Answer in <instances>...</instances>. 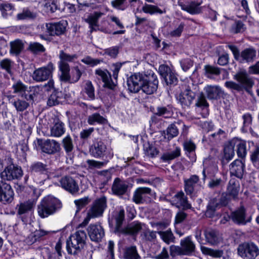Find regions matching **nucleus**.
<instances>
[{"label":"nucleus","mask_w":259,"mask_h":259,"mask_svg":"<svg viewBox=\"0 0 259 259\" xmlns=\"http://www.w3.org/2000/svg\"><path fill=\"white\" fill-rule=\"evenodd\" d=\"M91 154L95 158L112 159L113 152L110 149H108L106 145L101 140H96L90 149Z\"/></svg>","instance_id":"423d86ee"},{"label":"nucleus","mask_w":259,"mask_h":259,"mask_svg":"<svg viewBox=\"0 0 259 259\" xmlns=\"http://www.w3.org/2000/svg\"><path fill=\"white\" fill-rule=\"evenodd\" d=\"M84 92L87 95L88 100H94L95 99L94 88L91 81H86Z\"/></svg>","instance_id":"4d7b16f0"},{"label":"nucleus","mask_w":259,"mask_h":259,"mask_svg":"<svg viewBox=\"0 0 259 259\" xmlns=\"http://www.w3.org/2000/svg\"><path fill=\"white\" fill-rule=\"evenodd\" d=\"M44 7L47 12L53 13L57 10V5L54 0H47Z\"/></svg>","instance_id":"338daca9"},{"label":"nucleus","mask_w":259,"mask_h":259,"mask_svg":"<svg viewBox=\"0 0 259 259\" xmlns=\"http://www.w3.org/2000/svg\"><path fill=\"white\" fill-rule=\"evenodd\" d=\"M30 171L33 175H40L45 178L49 172L48 165L40 161L32 163L30 166Z\"/></svg>","instance_id":"b1692460"},{"label":"nucleus","mask_w":259,"mask_h":259,"mask_svg":"<svg viewBox=\"0 0 259 259\" xmlns=\"http://www.w3.org/2000/svg\"><path fill=\"white\" fill-rule=\"evenodd\" d=\"M59 58L60 61L59 64H68L67 62H72L77 58V55L76 54L70 55L61 51L59 54Z\"/></svg>","instance_id":"3c124183"},{"label":"nucleus","mask_w":259,"mask_h":259,"mask_svg":"<svg viewBox=\"0 0 259 259\" xmlns=\"http://www.w3.org/2000/svg\"><path fill=\"white\" fill-rule=\"evenodd\" d=\"M180 155L181 149L177 147L174 151L163 153L161 157V159L162 161L165 162H169V161L180 156Z\"/></svg>","instance_id":"a19ab883"},{"label":"nucleus","mask_w":259,"mask_h":259,"mask_svg":"<svg viewBox=\"0 0 259 259\" xmlns=\"http://www.w3.org/2000/svg\"><path fill=\"white\" fill-rule=\"evenodd\" d=\"M231 218L234 223L239 225H245L250 221V219L246 220L245 209L243 206L232 212Z\"/></svg>","instance_id":"a878e982"},{"label":"nucleus","mask_w":259,"mask_h":259,"mask_svg":"<svg viewBox=\"0 0 259 259\" xmlns=\"http://www.w3.org/2000/svg\"><path fill=\"white\" fill-rule=\"evenodd\" d=\"M62 147L64 148L66 154L70 156L74 149V145L72 139L69 135L64 137L62 141Z\"/></svg>","instance_id":"4c0bfd02"},{"label":"nucleus","mask_w":259,"mask_h":259,"mask_svg":"<svg viewBox=\"0 0 259 259\" xmlns=\"http://www.w3.org/2000/svg\"><path fill=\"white\" fill-rule=\"evenodd\" d=\"M224 184L221 178L211 179L208 184V186L210 189H216L221 187Z\"/></svg>","instance_id":"0e129e2a"},{"label":"nucleus","mask_w":259,"mask_h":259,"mask_svg":"<svg viewBox=\"0 0 259 259\" xmlns=\"http://www.w3.org/2000/svg\"><path fill=\"white\" fill-rule=\"evenodd\" d=\"M228 202L227 195L225 193H223L218 198H213L210 199L207 206L206 216L209 218L212 217L217 209L226 206Z\"/></svg>","instance_id":"0eeeda50"},{"label":"nucleus","mask_w":259,"mask_h":259,"mask_svg":"<svg viewBox=\"0 0 259 259\" xmlns=\"http://www.w3.org/2000/svg\"><path fill=\"white\" fill-rule=\"evenodd\" d=\"M134 2L142 3L140 0H113L111 1V4L117 10L124 11L128 7L130 4L133 6Z\"/></svg>","instance_id":"72a5a7b5"},{"label":"nucleus","mask_w":259,"mask_h":259,"mask_svg":"<svg viewBox=\"0 0 259 259\" xmlns=\"http://www.w3.org/2000/svg\"><path fill=\"white\" fill-rule=\"evenodd\" d=\"M29 49L34 53L44 52L45 51L44 47L41 44L36 42L30 43Z\"/></svg>","instance_id":"69168bd1"},{"label":"nucleus","mask_w":259,"mask_h":259,"mask_svg":"<svg viewBox=\"0 0 259 259\" xmlns=\"http://www.w3.org/2000/svg\"><path fill=\"white\" fill-rule=\"evenodd\" d=\"M171 201L172 204L178 207H183L185 209H189L191 207V204L188 201L187 197L182 191L177 193L172 198Z\"/></svg>","instance_id":"bb28decb"},{"label":"nucleus","mask_w":259,"mask_h":259,"mask_svg":"<svg viewBox=\"0 0 259 259\" xmlns=\"http://www.w3.org/2000/svg\"><path fill=\"white\" fill-rule=\"evenodd\" d=\"M185 89L177 97L178 102L183 109H188L195 98V94L189 87L185 85Z\"/></svg>","instance_id":"f3484780"},{"label":"nucleus","mask_w":259,"mask_h":259,"mask_svg":"<svg viewBox=\"0 0 259 259\" xmlns=\"http://www.w3.org/2000/svg\"><path fill=\"white\" fill-rule=\"evenodd\" d=\"M124 219V210L123 208H121L119 211L118 214L116 217V226H115V232H122L124 229L121 228V225Z\"/></svg>","instance_id":"5fc2aeb1"},{"label":"nucleus","mask_w":259,"mask_h":259,"mask_svg":"<svg viewBox=\"0 0 259 259\" xmlns=\"http://www.w3.org/2000/svg\"><path fill=\"white\" fill-rule=\"evenodd\" d=\"M33 102L27 101L26 100H23L19 98L16 101H13V105L18 112H23L29 107V103Z\"/></svg>","instance_id":"09e8293b"},{"label":"nucleus","mask_w":259,"mask_h":259,"mask_svg":"<svg viewBox=\"0 0 259 259\" xmlns=\"http://www.w3.org/2000/svg\"><path fill=\"white\" fill-rule=\"evenodd\" d=\"M123 256L125 259H140L141 258L135 246L126 247L124 251Z\"/></svg>","instance_id":"79ce46f5"},{"label":"nucleus","mask_w":259,"mask_h":259,"mask_svg":"<svg viewBox=\"0 0 259 259\" xmlns=\"http://www.w3.org/2000/svg\"><path fill=\"white\" fill-rule=\"evenodd\" d=\"M250 158L254 164L259 163V147L255 146L253 150L251 152Z\"/></svg>","instance_id":"774afa93"},{"label":"nucleus","mask_w":259,"mask_h":259,"mask_svg":"<svg viewBox=\"0 0 259 259\" xmlns=\"http://www.w3.org/2000/svg\"><path fill=\"white\" fill-rule=\"evenodd\" d=\"M234 78L240 84L232 81H228L225 83V87L231 90L240 91L242 90L243 87H250L253 84L251 79L248 77L247 74L245 72H240L237 73L235 75Z\"/></svg>","instance_id":"39448f33"},{"label":"nucleus","mask_w":259,"mask_h":259,"mask_svg":"<svg viewBox=\"0 0 259 259\" xmlns=\"http://www.w3.org/2000/svg\"><path fill=\"white\" fill-rule=\"evenodd\" d=\"M154 114L164 118H169L173 115V108L172 106L168 105L166 106H157L154 111Z\"/></svg>","instance_id":"f704fd0d"},{"label":"nucleus","mask_w":259,"mask_h":259,"mask_svg":"<svg viewBox=\"0 0 259 259\" xmlns=\"http://www.w3.org/2000/svg\"><path fill=\"white\" fill-rule=\"evenodd\" d=\"M159 73L167 85H175L178 83V75L176 71L167 65L159 66Z\"/></svg>","instance_id":"9d476101"},{"label":"nucleus","mask_w":259,"mask_h":259,"mask_svg":"<svg viewBox=\"0 0 259 259\" xmlns=\"http://www.w3.org/2000/svg\"><path fill=\"white\" fill-rule=\"evenodd\" d=\"M59 68L61 72V75L60 76L61 80L69 83L70 79V69L69 64L64 63L59 64Z\"/></svg>","instance_id":"58836bf2"},{"label":"nucleus","mask_w":259,"mask_h":259,"mask_svg":"<svg viewBox=\"0 0 259 259\" xmlns=\"http://www.w3.org/2000/svg\"><path fill=\"white\" fill-rule=\"evenodd\" d=\"M176 124H179L180 125H182L183 130H184V129L187 130L185 124L181 121H179L175 123L170 124L166 130V133L165 138H166L168 140L177 137L179 134V130Z\"/></svg>","instance_id":"473e14b6"},{"label":"nucleus","mask_w":259,"mask_h":259,"mask_svg":"<svg viewBox=\"0 0 259 259\" xmlns=\"http://www.w3.org/2000/svg\"><path fill=\"white\" fill-rule=\"evenodd\" d=\"M81 75L82 72L79 69L78 67H74L72 69L69 83H74L77 82L79 80Z\"/></svg>","instance_id":"052dcab7"},{"label":"nucleus","mask_w":259,"mask_h":259,"mask_svg":"<svg viewBox=\"0 0 259 259\" xmlns=\"http://www.w3.org/2000/svg\"><path fill=\"white\" fill-rule=\"evenodd\" d=\"M204 234L206 241L210 245H217L222 240L221 236L216 230L207 229L204 231Z\"/></svg>","instance_id":"cd10ccee"},{"label":"nucleus","mask_w":259,"mask_h":259,"mask_svg":"<svg viewBox=\"0 0 259 259\" xmlns=\"http://www.w3.org/2000/svg\"><path fill=\"white\" fill-rule=\"evenodd\" d=\"M88 232L91 240L95 242L100 241L105 235L104 229L100 224H91Z\"/></svg>","instance_id":"aec40b11"},{"label":"nucleus","mask_w":259,"mask_h":259,"mask_svg":"<svg viewBox=\"0 0 259 259\" xmlns=\"http://www.w3.org/2000/svg\"><path fill=\"white\" fill-rule=\"evenodd\" d=\"M204 91L209 100L224 98L227 96V94L218 85H207L204 88Z\"/></svg>","instance_id":"4be33fe9"},{"label":"nucleus","mask_w":259,"mask_h":259,"mask_svg":"<svg viewBox=\"0 0 259 259\" xmlns=\"http://www.w3.org/2000/svg\"><path fill=\"white\" fill-rule=\"evenodd\" d=\"M107 119L98 113H94L88 117V122L90 125L103 124L107 122Z\"/></svg>","instance_id":"ea45409f"},{"label":"nucleus","mask_w":259,"mask_h":259,"mask_svg":"<svg viewBox=\"0 0 259 259\" xmlns=\"http://www.w3.org/2000/svg\"><path fill=\"white\" fill-rule=\"evenodd\" d=\"M10 52L15 55H18L24 48V44L22 40L17 39L10 43Z\"/></svg>","instance_id":"8fccbe9b"},{"label":"nucleus","mask_w":259,"mask_h":259,"mask_svg":"<svg viewBox=\"0 0 259 259\" xmlns=\"http://www.w3.org/2000/svg\"><path fill=\"white\" fill-rule=\"evenodd\" d=\"M142 11L145 13L151 15L156 13L162 14L165 12L156 6L147 4H144L142 8Z\"/></svg>","instance_id":"a18cd8bd"},{"label":"nucleus","mask_w":259,"mask_h":259,"mask_svg":"<svg viewBox=\"0 0 259 259\" xmlns=\"http://www.w3.org/2000/svg\"><path fill=\"white\" fill-rule=\"evenodd\" d=\"M201 2H191L184 3L182 2H179L178 4L181 9L189 13L194 15L201 12V9L199 6Z\"/></svg>","instance_id":"393cba45"},{"label":"nucleus","mask_w":259,"mask_h":259,"mask_svg":"<svg viewBox=\"0 0 259 259\" xmlns=\"http://www.w3.org/2000/svg\"><path fill=\"white\" fill-rule=\"evenodd\" d=\"M54 69V64L52 62H50L45 66L35 69L33 72L32 78L36 82L46 81L52 78Z\"/></svg>","instance_id":"6e6552de"},{"label":"nucleus","mask_w":259,"mask_h":259,"mask_svg":"<svg viewBox=\"0 0 259 259\" xmlns=\"http://www.w3.org/2000/svg\"><path fill=\"white\" fill-rule=\"evenodd\" d=\"M256 50L253 48H246L241 52L238 61L242 63L252 62L256 57Z\"/></svg>","instance_id":"7c9ffc66"},{"label":"nucleus","mask_w":259,"mask_h":259,"mask_svg":"<svg viewBox=\"0 0 259 259\" xmlns=\"http://www.w3.org/2000/svg\"><path fill=\"white\" fill-rule=\"evenodd\" d=\"M28 147L25 143L18 144L16 146L15 153L19 158L25 159L26 157V151L28 150Z\"/></svg>","instance_id":"603ef678"},{"label":"nucleus","mask_w":259,"mask_h":259,"mask_svg":"<svg viewBox=\"0 0 259 259\" xmlns=\"http://www.w3.org/2000/svg\"><path fill=\"white\" fill-rule=\"evenodd\" d=\"M23 175V171L20 166L11 164L5 168L0 174L1 181H12L20 179Z\"/></svg>","instance_id":"9b49d317"},{"label":"nucleus","mask_w":259,"mask_h":259,"mask_svg":"<svg viewBox=\"0 0 259 259\" xmlns=\"http://www.w3.org/2000/svg\"><path fill=\"white\" fill-rule=\"evenodd\" d=\"M62 93L58 90H55L49 97L47 101V105L49 106H53L58 105L60 102Z\"/></svg>","instance_id":"de8ad7c7"},{"label":"nucleus","mask_w":259,"mask_h":259,"mask_svg":"<svg viewBox=\"0 0 259 259\" xmlns=\"http://www.w3.org/2000/svg\"><path fill=\"white\" fill-rule=\"evenodd\" d=\"M109 11V9L105 6H103L102 11H96L94 13L88 16L84 21L89 25V28L91 32L99 30V19Z\"/></svg>","instance_id":"a211bd4d"},{"label":"nucleus","mask_w":259,"mask_h":259,"mask_svg":"<svg viewBox=\"0 0 259 259\" xmlns=\"http://www.w3.org/2000/svg\"><path fill=\"white\" fill-rule=\"evenodd\" d=\"M104 159L103 161H98L94 160H89L87 161L88 164L89 166L100 168L102 167L105 166L109 161L110 159H105V158H103Z\"/></svg>","instance_id":"e2e57ef3"},{"label":"nucleus","mask_w":259,"mask_h":259,"mask_svg":"<svg viewBox=\"0 0 259 259\" xmlns=\"http://www.w3.org/2000/svg\"><path fill=\"white\" fill-rule=\"evenodd\" d=\"M127 188L128 185L125 182L116 178L113 182L112 191L115 195H122L126 193Z\"/></svg>","instance_id":"2f4dec72"},{"label":"nucleus","mask_w":259,"mask_h":259,"mask_svg":"<svg viewBox=\"0 0 259 259\" xmlns=\"http://www.w3.org/2000/svg\"><path fill=\"white\" fill-rule=\"evenodd\" d=\"M37 143L42 152L48 154H54L61 149L60 143L55 140L39 139Z\"/></svg>","instance_id":"f8f14e48"},{"label":"nucleus","mask_w":259,"mask_h":259,"mask_svg":"<svg viewBox=\"0 0 259 259\" xmlns=\"http://www.w3.org/2000/svg\"><path fill=\"white\" fill-rule=\"evenodd\" d=\"M36 17V14L27 8L24 9L21 13L18 14L17 15V18L19 20L34 19Z\"/></svg>","instance_id":"13d9d810"},{"label":"nucleus","mask_w":259,"mask_h":259,"mask_svg":"<svg viewBox=\"0 0 259 259\" xmlns=\"http://www.w3.org/2000/svg\"><path fill=\"white\" fill-rule=\"evenodd\" d=\"M14 192L11 186L3 181H0V202L4 204H8L14 200Z\"/></svg>","instance_id":"dca6fc26"},{"label":"nucleus","mask_w":259,"mask_h":259,"mask_svg":"<svg viewBox=\"0 0 259 259\" xmlns=\"http://www.w3.org/2000/svg\"><path fill=\"white\" fill-rule=\"evenodd\" d=\"M201 185L199 183V178L197 175H192L184 181V190L187 195L193 197L201 190Z\"/></svg>","instance_id":"4468645a"},{"label":"nucleus","mask_w":259,"mask_h":259,"mask_svg":"<svg viewBox=\"0 0 259 259\" xmlns=\"http://www.w3.org/2000/svg\"><path fill=\"white\" fill-rule=\"evenodd\" d=\"M59 183L63 189L72 194L77 193L79 190L77 182L72 177L64 176L61 178Z\"/></svg>","instance_id":"6ab92c4d"},{"label":"nucleus","mask_w":259,"mask_h":259,"mask_svg":"<svg viewBox=\"0 0 259 259\" xmlns=\"http://www.w3.org/2000/svg\"><path fill=\"white\" fill-rule=\"evenodd\" d=\"M233 139L229 141L224 147V159L228 161L231 160L234 156V146Z\"/></svg>","instance_id":"c03bdc74"},{"label":"nucleus","mask_w":259,"mask_h":259,"mask_svg":"<svg viewBox=\"0 0 259 259\" xmlns=\"http://www.w3.org/2000/svg\"><path fill=\"white\" fill-rule=\"evenodd\" d=\"M13 93L18 95L21 98L26 100L27 101H33L34 94L30 93L28 90V87L21 81L18 80L15 82L12 85Z\"/></svg>","instance_id":"2eb2a0df"},{"label":"nucleus","mask_w":259,"mask_h":259,"mask_svg":"<svg viewBox=\"0 0 259 259\" xmlns=\"http://www.w3.org/2000/svg\"><path fill=\"white\" fill-rule=\"evenodd\" d=\"M95 73L101 78L104 82V87L110 89H113L115 86V83L112 80L111 74L107 70L98 69Z\"/></svg>","instance_id":"c756f323"},{"label":"nucleus","mask_w":259,"mask_h":259,"mask_svg":"<svg viewBox=\"0 0 259 259\" xmlns=\"http://www.w3.org/2000/svg\"><path fill=\"white\" fill-rule=\"evenodd\" d=\"M14 9V7L11 4L3 3L0 4V11L4 18H7L9 15H11Z\"/></svg>","instance_id":"6e6d98bb"},{"label":"nucleus","mask_w":259,"mask_h":259,"mask_svg":"<svg viewBox=\"0 0 259 259\" xmlns=\"http://www.w3.org/2000/svg\"><path fill=\"white\" fill-rule=\"evenodd\" d=\"M152 196V190L149 187H141L134 191L132 200L137 204H143L150 201Z\"/></svg>","instance_id":"ddd939ff"},{"label":"nucleus","mask_w":259,"mask_h":259,"mask_svg":"<svg viewBox=\"0 0 259 259\" xmlns=\"http://www.w3.org/2000/svg\"><path fill=\"white\" fill-rule=\"evenodd\" d=\"M157 233L160 235L162 240L166 243L168 244L171 242H174L175 237L170 230L165 231H159Z\"/></svg>","instance_id":"864d4df0"},{"label":"nucleus","mask_w":259,"mask_h":259,"mask_svg":"<svg viewBox=\"0 0 259 259\" xmlns=\"http://www.w3.org/2000/svg\"><path fill=\"white\" fill-rule=\"evenodd\" d=\"M67 22L66 21H60L57 23H47L46 27L50 35H60L64 34L66 31Z\"/></svg>","instance_id":"412c9836"},{"label":"nucleus","mask_w":259,"mask_h":259,"mask_svg":"<svg viewBox=\"0 0 259 259\" xmlns=\"http://www.w3.org/2000/svg\"><path fill=\"white\" fill-rule=\"evenodd\" d=\"M235 147H236L237 154L238 157L241 158L245 157L247 154L246 142L243 140L238 139H233V143Z\"/></svg>","instance_id":"c9c22d12"},{"label":"nucleus","mask_w":259,"mask_h":259,"mask_svg":"<svg viewBox=\"0 0 259 259\" xmlns=\"http://www.w3.org/2000/svg\"><path fill=\"white\" fill-rule=\"evenodd\" d=\"M170 250L172 254L190 256L195 252L196 246L192 237L189 236L181 240L180 246H171Z\"/></svg>","instance_id":"20e7f679"},{"label":"nucleus","mask_w":259,"mask_h":259,"mask_svg":"<svg viewBox=\"0 0 259 259\" xmlns=\"http://www.w3.org/2000/svg\"><path fill=\"white\" fill-rule=\"evenodd\" d=\"M245 165L241 160L236 159L230 165V172L231 175L238 178H242Z\"/></svg>","instance_id":"c85d7f7f"},{"label":"nucleus","mask_w":259,"mask_h":259,"mask_svg":"<svg viewBox=\"0 0 259 259\" xmlns=\"http://www.w3.org/2000/svg\"><path fill=\"white\" fill-rule=\"evenodd\" d=\"M127 84L131 93H137L142 90L147 95H152L157 91L158 80L156 75L152 71L144 75L135 73L127 78Z\"/></svg>","instance_id":"f03ea898"},{"label":"nucleus","mask_w":259,"mask_h":259,"mask_svg":"<svg viewBox=\"0 0 259 259\" xmlns=\"http://www.w3.org/2000/svg\"><path fill=\"white\" fill-rule=\"evenodd\" d=\"M65 132L64 123L57 117L53 119V124L51 127V136L54 137H60Z\"/></svg>","instance_id":"5701e85b"},{"label":"nucleus","mask_w":259,"mask_h":259,"mask_svg":"<svg viewBox=\"0 0 259 259\" xmlns=\"http://www.w3.org/2000/svg\"><path fill=\"white\" fill-rule=\"evenodd\" d=\"M33 207V203L31 201H28L23 203H21L17 205L18 214L19 215L24 214L31 211Z\"/></svg>","instance_id":"49530a36"},{"label":"nucleus","mask_w":259,"mask_h":259,"mask_svg":"<svg viewBox=\"0 0 259 259\" xmlns=\"http://www.w3.org/2000/svg\"><path fill=\"white\" fill-rule=\"evenodd\" d=\"M238 254L244 258L254 259L259 254V249L254 243H245L239 245Z\"/></svg>","instance_id":"1a4fd4ad"},{"label":"nucleus","mask_w":259,"mask_h":259,"mask_svg":"<svg viewBox=\"0 0 259 259\" xmlns=\"http://www.w3.org/2000/svg\"><path fill=\"white\" fill-rule=\"evenodd\" d=\"M13 62L9 59H5L0 61V67L11 75H12Z\"/></svg>","instance_id":"680f3d73"},{"label":"nucleus","mask_w":259,"mask_h":259,"mask_svg":"<svg viewBox=\"0 0 259 259\" xmlns=\"http://www.w3.org/2000/svg\"><path fill=\"white\" fill-rule=\"evenodd\" d=\"M107 207V198L103 196L96 199L89 209L87 217L79 225L78 230L71 235L66 242L67 250L69 254H75L80 252L85 243L87 235L84 228L89 223L91 219L99 218L103 215Z\"/></svg>","instance_id":"f257e3e1"},{"label":"nucleus","mask_w":259,"mask_h":259,"mask_svg":"<svg viewBox=\"0 0 259 259\" xmlns=\"http://www.w3.org/2000/svg\"><path fill=\"white\" fill-rule=\"evenodd\" d=\"M62 207V202L58 198L49 195L40 200L37 206V211L41 218L45 219L55 214Z\"/></svg>","instance_id":"7ed1b4c3"},{"label":"nucleus","mask_w":259,"mask_h":259,"mask_svg":"<svg viewBox=\"0 0 259 259\" xmlns=\"http://www.w3.org/2000/svg\"><path fill=\"white\" fill-rule=\"evenodd\" d=\"M141 229L142 225L141 223H133L131 226L123 229L121 233L134 235L137 234Z\"/></svg>","instance_id":"bf43d9fd"},{"label":"nucleus","mask_w":259,"mask_h":259,"mask_svg":"<svg viewBox=\"0 0 259 259\" xmlns=\"http://www.w3.org/2000/svg\"><path fill=\"white\" fill-rule=\"evenodd\" d=\"M239 190V182L235 179H231L227 187V191L229 195L235 198L237 197Z\"/></svg>","instance_id":"e433bc0d"},{"label":"nucleus","mask_w":259,"mask_h":259,"mask_svg":"<svg viewBox=\"0 0 259 259\" xmlns=\"http://www.w3.org/2000/svg\"><path fill=\"white\" fill-rule=\"evenodd\" d=\"M200 249L204 254L216 258L221 257L224 254V251L222 250L213 249L203 246H201Z\"/></svg>","instance_id":"37998d69"}]
</instances>
